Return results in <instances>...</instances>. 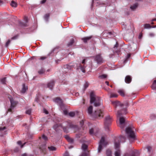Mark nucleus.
Returning a JSON list of instances; mask_svg holds the SVG:
<instances>
[{
    "label": "nucleus",
    "instance_id": "21",
    "mask_svg": "<svg viewBox=\"0 0 156 156\" xmlns=\"http://www.w3.org/2000/svg\"><path fill=\"white\" fill-rule=\"evenodd\" d=\"M92 37L91 36L86 37L82 38V40L84 43H86L87 42V41L90 39Z\"/></svg>",
    "mask_w": 156,
    "mask_h": 156
},
{
    "label": "nucleus",
    "instance_id": "28",
    "mask_svg": "<svg viewBox=\"0 0 156 156\" xmlns=\"http://www.w3.org/2000/svg\"><path fill=\"white\" fill-rule=\"evenodd\" d=\"M87 147L88 146L87 145L85 144H82V148L84 152H87L86 151L87 150Z\"/></svg>",
    "mask_w": 156,
    "mask_h": 156
},
{
    "label": "nucleus",
    "instance_id": "7",
    "mask_svg": "<svg viewBox=\"0 0 156 156\" xmlns=\"http://www.w3.org/2000/svg\"><path fill=\"white\" fill-rule=\"evenodd\" d=\"M79 127H62L64 132L66 133H73L75 132L76 130L78 129Z\"/></svg>",
    "mask_w": 156,
    "mask_h": 156
},
{
    "label": "nucleus",
    "instance_id": "40",
    "mask_svg": "<svg viewBox=\"0 0 156 156\" xmlns=\"http://www.w3.org/2000/svg\"><path fill=\"white\" fill-rule=\"evenodd\" d=\"M89 133L90 134L92 135L94 134H96V133L94 132V129L93 128L89 130Z\"/></svg>",
    "mask_w": 156,
    "mask_h": 156
},
{
    "label": "nucleus",
    "instance_id": "55",
    "mask_svg": "<svg viewBox=\"0 0 156 156\" xmlns=\"http://www.w3.org/2000/svg\"><path fill=\"white\" fill-rule=\"evenodd\" d=\"M103 35L104 37H108V34L107 32L105 31V32H104L103 34Z\"/></svg>",
    "mask_w": 156,
    "mask_h": 156
},
{
    "label": "nucleus",
    "instance_id": "24",
    "mask_svg": "<svg viewBox=\"0 0 156 156\" xmlns=\"http://www.w3.org/2000/svg\"><path fill=\"white\" fill-rule=\"evenodd\" d=\"M117 140H118L116 139H115V148H116V150L117 149H118V148L119 147V143L120 142V141H119V140H118V142H117Z\"/></svg>",
    "mask_w": 156,
    "mask_h": 156
},
{
    "label": "nucleus",
    "instance_id": "9",
    "mask_svg": "<svg viewBox=\"0 0 156 156\" xmlns=\"http://www.w3.org/2000/svg\"><path fill=\"white\" fill-rule=\"evenodd\" d=\"M8 97L10 101L11 108H15L17 104L18 101L14 100L10 95H9Z\"/></svg>",
    "mask_w": 156,
    "mask_h": 156
},
{
    "label": "nucleus",
    "instance_id": "34",
    "mask_svg": "<svg viewBox=\"0 0 156 156\" xmlns=\"http://www.w3.org/2000/svg\"><path fill=\"white\" fill-rule=\"evenodd\" d=\"M138 6V4L136 3L132 6L130 7V9L133 10H134L136 9Z\"/></svg>",
    "mask_w": 156,
    "mask_h": 156
},
{
    "label": "nucleus",
    "instance_id": "5",
    "mask_svg": "<svg viewBox=\"0 0 156 156\" xmlns=\"http://www.w3.org/2000/svg\"><path fill=\"white\" fill-rule=\"evenodd\" d=\"M104 116V113L101 110L95 111L94 113V116L95 118L100 119L102 118Z\"/></svg>",
    "mask_w": 156,
    "mask_h": 156
},
{
    "label": "nucleus",
    "instance_id": "58",
    "mask_svg": "<svg viewBox=\"0 0 156 156\" xmlns=\"http://www.w3.org/2000/svg\"><path fill=\"white\" fill-rule=\"evenodd\" d=\"M43 112H44L46 114H48V111L45 108L43 109Z\"/></svg>",
    "mask_w": 156,
    "mask_h": 156
},
{
    "label": "nucleus",
    "instance_id": "32",
    "mask_svg": "<svg viewBox=\"0 0 156 156\" xmlns=\"http://www.w3.org/2000/svg\"><path fill=\"white\" fill-rule=\"evenodd\" d=\"M48 149L50 151H55L56 149V147L53 146L48 147Z\"/></svg>",
    "mask_w": 156,
    "mask_h": 156
},
{
    "label": "nucleus",
    "instance_id": "44",
    "mask_svg": "<svg viewBox=\"0 0 156 156\" xmlns=\"http://www.w3.org/2000/svg\"><path fill=\"white\" fill-rule=\"evenodd\" d=\"M44 70L43 69H41L38 71V73L39 74H41L44 73Z\"/></svg>",
    "mask_w": 156,
    "mask_h": 156
},
{
    "label": "nucleus",
    "instance_id": "15",
    "mask_svg": "<svg viewBox=\"0 0 156 156\" xmlns=\"http://www.w3.org/2000/svg\"><path fill=\"white\" fill-rule=\"evenodd\" d=\"M64 137L67 141L69 143L71 144H73L74 143V140L73 139L71 138L68 135H65L64 136Z\"/></svg>",
    "mask_w": 156,
    "mask_h": 156
},
{
    "label": "nucleus",
    "instance_id": "23",
    "mask_svg": "<svg viewBox=\"0 0 156 156\" xmlns=\"http://www.w3.org/2000/svg\"><path fill=\"white\" fill-rule=\"evenodd\" d=\"M126 137L125 136H121L120 137L117 138V139L118 140H120V142H124L126 140Z\"/></svg>",
    "mask_w": 156,
    "mask_h": 156
},
{
    "label": "nucleus",
    "instance_id": "56",
    "mask_svg": "<svg viewBox=\"0 0 156 156\" xmlns=\"http://www.w3.org/2000/svg\"><path fill=\"white\" fill-rule=\"evenodd\" d=\"M14 108H11V106H10V108H9V109H8V112H12V110L13 109H14Z\"/></svg>",
    "mask_w": 156,
    "mask_h": 156
},
{
    "label": "nucleus",
    "instance_id": "37",
    "mask_svg": "<svg viewBox=\"0 0 156 156\" xmlns=\"http://www.w3.org/2000/svg\"><path fill=\"white\" fill-rule=\"evenodd\" d=\"M55 131L58 133H60L61 132V130L60 129L59 127H53Z\"/></svg>",
    "mask_w": 156,
    "mask_h": 156
},
{
    "label": "nucleus",
    "instance_id": "62",
    "mask_svg": "<svg viewBox=\"0 0 156 156\" xmlns=\"http://www.w3.org/2000/svg\"><path fill=\"white\" fill-rule=\"evenodd\" d=\"M80 123L81 126H83L84 123V121L83 120L81 121L80 122Z\"/></svg>",
    "mask_w": 156,
    "mask_h": 156
},
{
    "label": "nucleus",
    "instance_id": "8",
    "mask_svg": "<svg viewBox=\"0 0 156 156\" xmlns=\"http://www.w3.org/2000/svg\"><path fill=\"white\" fill-rule=\"evenodd\" d=\"M112 122V118L109 115L106 117L104 123L105 127H109L111 126Z\"/></svg>",
    "mask_w": 156,
    "mask_h": 156
},
{
    "label": "nucleus",
    "instance_id": "61",
    "mask_svg": "<svg viewBox=\"0 0 156 156\" xmlns=\"http://www.w3.org/2000/svg\"><path fill=\"white\" fill-rule=\"evenodd\" d=\"M64 156H71L69 155V153L67 152H66L64 155Z\"/></svg>",
    "mask_w": 156,
    "mask_h": 156
},
{
    "label": "nucleus",
    "instance_id": "16",
    "mask_svg": "<svg viewBox=\"0 0 156 156\" xmlns=\"http://www.w3.org/2000/svg\"><path fill=\"white\" fill-rule=\"evenodd\" d=\"M55 101L56 102L58 103L61 107L63 105L62 100L59 98H56L55 99Z\"/></svg>",
    "mask_w": 156,
    "mask_h": 156
},
{
    "label": "nucleus",
    "instance_id": "27",
    "mask_svg": "<svg viewBox=\"0 0 156 156\" xmlns=\"http://www.w3.org/2000/svg\"><path fill=\"white\" fill-rule=\"evenodd\" d=\"M24 20L25 21V23H21L22 25L23 26L26 27L27 26V22L28 19L27 17H25L24 18Z\"/></svg>",
    "mask_w": 156,
    "mask_h": 156
},
{
    "label": "nucleus",
    "instance_id": "1",
    "mask_svg": "<svg viewBox=\"0 0 156 156\" xmlns=\"http://www.w3.org/2000/svg\"><path fill=\"white\" fill-rule=\"evenodd\" d=\"M112 104L115 108L119 107L122 108L121 111H118L117 113V115L118 116H121L122 115L126 114L127 112L126 108L128 105L127 102H126L124 104H122L119 101H116L112 102Z\"/></svg>",
    "mask_w": 156,
    "mask_h": 156
},
{
    "label": "nucleus",
    "instance_id": "2",
    "mask_svg": "<svg viewBox=\"0 0 156 156\" xmlns=\"http://www.w3.org/2000/svg\"><path fill=\"white\" fill-rule=\"evenodd\" d=\"M90 104L94 103V105L95 107H98L100 105L101 99L98 97H96L94 92H92L90 94Z\"/></svg>",
    "mask_w": 156,
    "mask_h": 156
},
{
    "label": "nucleus",
    "instance_id": "53",
    "mask_svg": "<svg viewBox=\"0 0 156 156\" xmlns=\"http://www.w3.org/2000/svg\"><path fill=\"white\" fill-rule=\"evenodd\" d=\"M80 142L81 143H85L87 142V140L85 137L83 138L81 140Z\"/></svg>",
    "mask_w": 156,
    "mask_h": 156
},
{
    "label": "nucleus",
    "instance_id": "33",
    "mask_svg": "<svg viewBox=\"0 0 156 156\" xmlns=\"http://www.w3.org/2000/svg\"><path fill=\"white\" fill-rule=\"evenodd\" d=\"M106 156H112V151L110 150H108L106 152Z\"/></svg>",
    "mask_w": 156,
    "mask_h": 156
},
{
    "label": "nucleus",
    "instance_id": "64",
    "mask_svg": "<svg viewBox=\"0 0 156 156\" xmlns=\"http://www.w3.org/2000/svg\"><path fill=\"white\" fill-rule=\"evenodd\" d=\"M142 37V34L141 33H140L139 34L138 38L139 39H140Z\"/></svg>",
    "mask_w": 156,
    "mask_h": 156
},
{
    "label": "nucleus",
    "instance_id": "46",
    "mask_svg": "<svg viewBox=\"0 0 156 156\" xmlns=\"http://www.w3.org/2000/svg\"><path fill=\"white\" fill-rule=\"evenodd\" d=\"M42 138L44 139L45 141H47L48 140V138L46 136H45L44 134H43L42 136Z\"/></svg>",
    "mask_w": 156,
    "mask_h": 156
},
{
    "label": "nucleus",
    "instance_id": "29",
    "mask_svg": "<svg viewBox=\"0 0 156 156\" xmlns=\"http://www.w3.org/2000/svg\"><path fill=\"white\" fill-rule=\"evenodd\" d=\"M121 151L119 149H117L115 152V156H120Z\"/></svg>",
    "mask_w": 156,
    "mask_h": 156
},
{
    "label": "nucleus",
    "instance_id": "63",
    "mask_svg": "<svg viewBox=\"0 0 156 156\" xmlns=\"http://www.w3.org/2000/svg\"><path fill=\"white\" fill-rule=\"evenodd\" d=\"M63 113L64 114L66 115H68V112L66 110H65L63 111Z\"/></svg>",
    "mask_w": 156,
    "mask_h": 156
},
{
    "label": "nucleus",
    "instance_id": "38",
    "mask_svg": "<svg viewBox=\"0 0 156 156\" xmlns=\"http://www.w3.org/2000/svg\"><path fill=\"white\" fill-rule=\"evenodd\" d=\"M49 16H50V14L49 13H48V14H46L44 15V17L45 20L46 21H48V19L49 17Z\"/></svg>",
    "mask_w": 156,
    "mask_h": 156
},
{
    "label": "nucleus",
    "instance_id": "45",
    "mask_svg": "<svg viewBox=\"0 0 156 156\" xmlns=\"http://www.w3.org/2000/svg\"><path fill=\"white\" fill-rule=\"evenodd\" d=\"M69 115L71 117H74L75 115V113L74 112H70L69 113Z\"/></svg>",
    "mask_w": 156,
    "mask_h": 156
},
{
    "label": "nucleus",
    "instance_id": "39",
    "mask_svg": "<svg viewBox=\"0 0 156 156\" xmlns=\"http://www.w3.org/2000/svg\"><path fill=\"white\" fill-rule=\"evenodd\" d=\"M6 77H4L1 80V82L2 83V84H6Z\"/></svg>",
    "mask_w": 156,
    "mask_h": 156
},
{
    "label": "nucleus",
    "instance_id": "4",
    "mask_svg": "<svg viewBox=\"0 0 156 156\" xmlns=\"http://www.w3.org/2000/svg\"><path fill=\"white\" fill-rule=\"evenodd\" d=\"M133 147H129L128 150V152L130 154V156H137L140 155L139 152L136 150H133Z\"/></svg>",
    "mask_w": 156,
    "mask_h": 156
},
{
    "label": "nucleus",
    "instance_id": "48",
    "mask_svg": "<svg viewBox=\"0 0 156 156\" xmlns=\"http://www.w3.org/2000/svg\"><path fill=\"white\" fill-rule=\"evenodd\" d=\"M17 143L18 145H21V147L22 148L23 147V146L26 144V143H24L23 144L21 145V142L20 141H19L17 142Z\"/></svg>",
    "mask_w": 156,
    "mask_h": 156
},
{
    "label": "nucleus",
    "instance_id": "49",
    "mask_svg": "<svg viewBox=\"0 0 156 156\" xmlns=\"http://www.w3.org/2000/svg\"><path fill=\"white\" fill-rule=\"evenodd\" d=\"M31 111L32 109L31 108L29 109L26 111V113L27 114L30 115L31 113Z\"/></svg>",
    "mask_w": 156,
    "mask_h": 156
},
{
    "label": "nucleus",
    "instance_id": "35",
    "mask_svg": "<svg viewBox=\"0 0 156 156\" xmlns=\"http://www.w3.org/2000/svg\"><path fill=\"white\" fill-rule=\"evenodd\" d=\"M118 95L115 93H112L110 94V98H117L118 97Z\"/></svg>",
    "mask_w": 156,
    "mask_h": 156
},
{
    "label": "nucleus",
    "instance_id": "31",
    "mask_svg": "<svg viewBox=\"0 0 156 156\" xmlns=\"http://www.w3.org/2000/svg\"><path fill=\"white\" fill-rule=\"evenodd\" d=\"M151 88L153 90L156 89V80H155L154 81L151 86Z\"/></svg>",
    "mask_w": 156,
    "mask_h": 156
},
{
    "label": "nucleus",
    "instance_id": "19",
    "mask_svg": "<svg viewBox=\"0 0 156 156\" xmlns=\"http://www.w3.org/2000/svg\"><path fill=\"white\" fill-rule=\"evenodd\" d=\"M75 66V65H72L70 64H67L66 65L64 66V68L65 69H67L68 70H70L73 68Z\"/></svg>",
    "mask_w": 156,
    "mask_h": 156
},
{
    "label": "nucleus",
    "instance_id": "60",
    "mask_svg": "<svg viewBox=\"0 0 156 156\" xmlns=\"http://www.w3.org/2000/svg\"><path fill=\"white\" fill-rule=\"evenodd\" d=\"M18 36V35H16L12 37L11 38V39H12V40L16 39L17 38Z\"/></svg>",
    "mask_w": 156,
    "mask_h": 156
},
{
    "label": "nucleus",
    "instance_id": "18",
    "mask_svg": "<svg viewBox=\"0 0 156 156\" xmlns=\"http://www.w3.org/2000/svg\"><path fill=\"white\" fill-rule=\"evenodd\" d=\"M40 149L42 152L44 153H45L47 150L46 144H44L43 145H41L40 147Z\"/></svg>",
    "mask_w": 156,
    "mask_h": 156
},
{
    "label": "nucleus",
    "instance_id": "47",
    "mask_svg": "<svg viewBox=\"0 0 156 156\" xmlns=\"http://www.w3.org/2000/svg\"><path fill=\"white\" fill-rule=\"evenodd\" d=\"M47 58V57L46 56H42L40 57V58H38L39 60H44Z\"/></svg>",
    "mask_w": 156,
    "mask_h": 156
},
{
    "label": "nucleus",
    "instance_id": "30",
    "mask_svg": "<svg viewBox=\"0 0 156 156\" xmlns=\"http://www.w3.org/2000/svg\"><path fill=\"white\" fill-rule=\"evenodd\" d=\"M74 43V40L72 38L70 40V41L68 43L67 46L68 47L72 46Z\"/></svg>",
    "mask_w": 156,
    "mask_h": 156
},
{
    "label": "nucleus",
    "instance_id": "13",
    "mask_svg": "<svg viewBox=\"0 0 156 156\" xmlns=\"http://www.w3.org/2000/svg\"><path fill=\"white\" fill-rule=\"evenodd\" d=\"M7 130V127H0V136H2L5 134Z\"/></svg>",
    "mask_w": 156,
    "mask_h": 156
},
{
    "label": "nucleus",
    "instance_id": "57",
    "mask_svg": "<svg viewBox=\"0 0 156 156\" xmlns=\"http://www.w3.org/2000/svg\"><path fill=\"white\" fill-rule=\"evenodd\" d=\"M88 152H85L84 153L82 154L81 156H87Z\"/></svg>",
    "mask_w": 156,
    "mask_h": 156
},
{
    "label": "nucleus",
    "instance_id": "14",
    "mask_svg": "<svg viewBox=\"0 0 156 156\" xmlns=\"http://www.w3.org/2000/svg\"><path fill=\"white\" fill-rule=\"evenodd\" d=\"M117 116L119 117V120L120 124L121 126H123L126 122L125 119L122 117H120L121 116H119L117 115Z\"/></svg>",
    "mask_w": 156,
    "mask_h": 156
},
{
    "label": "nucleus",
    "instance_id": "54",
    "mask_svg": "<svg viewBox=\"0 0 156 156\" xmlns=\"http://www.w3.org/2000/svg\"><path fill=\"white\" fill-rule=\"evenodd\" d=\"M10 41H10V40H9V39L8 40L7 42H6L5 45V46L6 47H8V46H9V44L10 42Z\"/></svg>",
    "mask_w": 156,
    "mask_h": 156
},
{
    "label": "nucleus",
    "instance_id": "20",
    "mask_svg": "<svg viewBox=\"0 0 156 156\" xmlns=\"http://www.w3.org/2000/svg\"><path fill=\"white\" fill-rule=\"evenodd\" d=\"M28 90L27 87L26 86L25 84H23L22 85V88L21 91L22 93H24L26 91Z\"/></svg>",
    "mask_w": 156,
    "mask_h": 156
},
{
    "label": "nucleus",
    "instance_id": "59",
    "mask_svg": "<svg viewBox=\"0 0 156 156\" xmlns=\"http://www.w3.org/2000/svg\"><path fill=\"white\" fill-rule=\"evenodd\" d=\"M81 136V134H76V137L77 138H79Z\"/></svg>",
    "mask_w": 156,
    "mask_h": 156
},
{
    "label": "nucleus",
    "instance_id": "43",
    "mask_svg": "<svg viewBox=\"0 0 156 156\" xmlns=\"http://www.w3.org/2000/svg\"><path fill=\"white\" fill-rule=\"evenodd\" d=\"M89 84L87 82H86L84 85V90H85L89 86Z\"/></svg>",
    "mask_w": 156,
    "mask_h": 156
},
{
    "label": "nucleus",
    "instance_id": "22",
    "mask_svg": "<svg viewBox=\"0 0 156 156\" xmlns=\"http://www.w3.org/2000/svg\"><path fill=\"white\" fill-rule=\"evenodd\" d=\"M118 93L122 97H124L125 96V91L123 89H119L118 91Z\"/></svg>",
    "mask_w": 156,
    "mask_h": 156
},
{
    "label": "nucleus",
    "instance_id": "51",
    "mask_svg": "<svg viewBox=\"0 0 156 156\" xmlns=\"http://www.w3.org/2000/svg\"><path fill=\"white\" fill-rule=\"evenodd\" d=\"M58 48H55L53 49L51 51V54L52 53L54 52H55V53H56L58 51Z\"/></svg>",
    "mask_w": 156,
    "mask_h": 156
},
{
    "label": "nucleus",
    "instance_id": "26",
    "mask_svg": "<svg viewBox=\"0 0 156 156\" xmlns=\"http://www.w3.org/2000/svg\"><path fill=\"white\" fill-rule=\"evenodd\" d=\"M93 107L92 106H90L88 108V112L90 115H91L92 113Z\"/></svg>",
    "mask_w": 156,
    "mask_h": 156
},
{
    "label": "nucleus",
    "instance_id": "36",
    "mask_svg": "<svg viewBox=\"0 0 156 156\" xmlns=\"http://www.w3.org/2000/svg\"><path fill=\"white\" fill-rule=\"evenodd\" d=\"M13 7H17V4L14 1H12L10 4Z\"/></svg>",
    "mask_w": 156,
    "mask_h": 156
},
{
    "label": "nucleus",
    "instance_id": "6",
    "mask_svg": "<svg viewBox=\"0 0 156 156\" xmlns=\"http://www.w3.org/2000/svg\"><path fill=\"white\" fill-rule=\"evenodd\" d=\"M106 145V144L105 142V139L104 137H102L99 143V146L98 149V152L100 153L103 149L102 145Z\"/></svg>",
    "mask_w": 156,
    "mask_h": 156
},
{
    "label": "nucleus",
    "instance_id": "41",
    "mask_svg": "<svg viewBox=\"0 0 156 156\" xmlns=\"http://www.w3.org/2000/svg\"><path fill=\"white\" fill-rule=\"evenodd\" d=\"M147 151L149 153H151L152 152V148L150 146H147Z\"/></svg>",
    "mask_w": 156,
    "mask_h": 156
},
{
    "label": "nucleus",
    "instance_id": "12",
    "mask_svg": "<svg viewBox=\"0 0 156 156\" xmlns=\"http://www.w3.org/2000/svg\"><path fill=\"white\" fill-rule=\"evenodd\" d=\"M55 82L54 80H51L47 84V87L52 90L55 85Z\"/></svg>",
    "mask_w": 156,
    "mask_h": 156
},
{
    "label": "nucleus",
    "instance_id": "11",
    "mask_svg": "<svg viewBox=\"0 0 156 156\" xmlns=\"http://www.w3.org/2000/svg\"><path fill=\"white\" fill-rule=\"evenodd\" d=\"M86 60V59H84L82 61V64H83V65L82 66L81 64H80L79 65V67L81 71L83 73H84L85 72V68L86 67L85 66V61Z\"/></svg>",
    "mask_w": 156,
    "mask_h": 156
},
{
    "label": "nucleus",
    "instance_id": "52",
    "mask_svg": "<svg viewBox=\"0 0 156 156\" xmlns=\"http://www.w3.org/2000/svg\"><path fill=\"white\" fill-rule=\"evenodd\" d=\"M149 36L150 37H153L155 36V34L154 33L151 32L149 33Z\"/></svg>",
    "mask_w": 156,
    "mask_h": 156
},
{
    "label": "nucleus",
    "instance_id": "50",
    "mask_svg": "<svg viewBox=\"0 0 156 156\" xmlns=\"http://www.w3.org/2000/svg\"><path fill=\"white\" fill-rule=\"evenodd\" d=\"M107 77V76L105 74H102L99 76V77L101 79H105Z\"/></svg>",
    "mask_w": 156,
    "mask_h": 156
},
{
    "label": "nucleus",
    "instance_id": "17",
    "mask_svg": "<svg viewBox=\"0 0 156 156\" xmlns=\"http://www.w3.org/2000/svg\"><path fill=\"white\" fill-rule=\"evenodd\" d=\"M132 80V78L130 76L127 75L125 78V81L126 83H130Z\"/></svg>",
    "mask_w": 156,
    "mask_h": 156
},
{
    "label": "nucleus",
    "instance_id": "25",
    "mask_svg": "<svg viewBox=\"0 0 156 156\" xmlns=\"http://www.w3.org/2000/svg\"><path fill=\"white\" fill-rule=\"evenodd\" d=\"M123 126H125V127H132L133 125L130 122L126 121Z\"/></svg>",
    "mask_w": 156,
    "mask_h": 156
},
{
    "label": "nucleus",
    "instance_id": "10",
    "mask_svg": "<svg viewBox=\"0 0 156 156\" xmlns=\"http://www.w3.org/2000/svg\"><path fill=\"white\" fill-rule=\"evenodd\" d=\"M94 60L98 64L101 63L103 62V59L100 55H98L95 57Z\"/></svg>",
    "mask_w": 156,
    "mask_h": 156
},
{
    "label": "nucleus",
    "instance_id": "42",
    "mask_svg": "<svg viewBox=\"0 0 156 156\" xmlns=\"http://www.w3.org/2000/svg\"><path fill=\"white\" fill-rule=\"evenodd\" d=\"M152 28V26H151L150 24H146L144 25V28Z\"/></svg>",
    "mask_w": 156,
    "mask_h": 156
},
{
    "label": "nucleus",
    "instance_id": "3",
    "mask_svg": "<svg viewBox=\"0 0 156 156\" xmlns=\"http://www.w3.org/2000/svg\"><path fill=\"white\" fill-rule=\"evenodd\" d=\"M125 132L127 137L130 142H133L136 140L135 133L132 127H126Z\"/></svg>",
    "mask_w": 156,
    "mask_h": 156
}]
</instances>
